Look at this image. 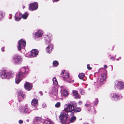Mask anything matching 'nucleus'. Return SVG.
I'll return each instance as SVG.
<instances>
[{
	"label": "nucleus",
	"instance_id": "nucleus-1",
	"mask_svg": "<svg viewBox=\"0 0 124 124\" xmlns=\"http://www.w3.org/2000/svg\"><path fill=\"white\" fill-rule=\"evenodd\" d=\"M64 110L62 111V124H69L67 121L68 119L67 116H68V112H69V113H73L74 108L71 104L68 103L64 105Z\"/></svg>",
	"mask_w": 124,
	"mask_h": 124
},
{
	"label": "nucleus",
	"instance_id": "nucleus-2",
	"mask_svg": "<svg viewBox=\"0 0 124 124\" xmlns=\"http://www.w3.org/2000/svg\"><path fill=\"white\" fill-rule=\"evenodd\" d=\"M29 73V69L25 67H22L16 76L21 79L25 78Z\"/></svg>",
	"mask_w": 124,
	"mask_h": 124
},
{
	"label": "nucleus",
	"instance_id": "nucleus-3",
	"mask_svg": "<svg viewBox=\"0 0 124 124\" xmlns=\"http://www.w3.org/2000/svg\"><path fill=\"white\" fill-rule=\"evenodd\" d=\"M70 74L69 71L67 70H62V80L69 83L73 82V81L70 78H69Z\"/></svg>",
	"mask_w": 124,
	"mask_h": 124
},
{
	"label": "nucleus",
	"instance_id": "nucleus-4",
	"mask_svg": "<svg viewBox=\"0 0 124 124\" xmlns=\"http://www.w3.org/2000/svg\"><path fill=\"white\" fill-rule=\"evenodd\" d=\"M114 88L115 89L121 90L124 88V82L122 81H117L115 82Z\"/></svg>",
	"mask_w": 124,
	"mask_h": 124
},
{
	"label": "nucleus",
	"instance_id": "nucleus-5",
	"mask_svg": "<svg viewBox=\"0 0 124 124\" xmlns=\"http://www.w3.org/2000/svg\"><path fill=\"white\" fill-rule=\"evenodd\" d=\"M111 100L114 101H116L121 99L122 98L121 95H119L116 93H112L109 95Z\"/></svg>",
	"mask_w": 124,
	"mask_h": 124
},
{
	"label": "nucleus",
	"instance_id": "nucleus-6",
	"mask_svg": "<svg viewBox=\"0 0 124 124\" xmlns=\"http://www.w3.org/2000/svg\"><path fill=\"white\" fill-rule=\"evenodd\" d=\"M26 44L25 40L23 39H20L18 42V46H17L18 49L20 51L22 48L24 47Z\"/></svg>",
	"mask_w": 124,
	"mask_h": 124
},
{
	"label": "nucleus",
	"instance_id": "nucleus-7",
	"mask_svg": "<svg viewBox=\"0 0 124 124\" xmlns=\"http://www.w3.org/2000/svg\"><path fill=\"white\" fill-rule=\"evenodd\" d=\"M29 10L33 11L36 10L38 7V4L37 2L31 3L29 5Z\"/></svg>",
	"mask_w": 124,
	"mask_h": 124
},
{
	"label": "nucleus",
	"instance_id": "nucleus-8",
	"mask_svg": "<svg viewBox=\"0 0 124 124\" xmlns=\"http://www.w3.org/2000/svg\"><path fill=\"white\" fill-rule=\"evenodd\" d=\"M13 58L15 63L17 65V64H20L22 60L21 56L17 54L14 55Z\"/></svg>",
	"mask_w": 124,
	"mask_h": 124
},
{
	"label": "nucleus",
	"instance_id": "nucleus-9",
	"mask_svg": "<svg viewBox=\"0 0 124 124\" xmlns=\"http://www.w3.org/2000/svg\"><path fill=\"white\" fill-rule=\"evenodd\" d=\"M24 88L27 91L31 90L32 87V84L28 82H26L24 85Z\"/></svg>",
	"mask_w": 124,
	"mask_h": 124
},
{
	"label": "nucleus",
	"instance_id": "nucleus-10",
	"mask_svg": "<svg viewBox=\"0 0 124 124\" xmlns=\"http://www.w3.org/2000/svg\"><path fill=\"white\" fill-rule=\"evenodd\" d=\"M70 115L69 116V117L68 118L67 116V118H68V119L67 120V121L68 122H69V124H69V123L68 121L69 119H70V123H73L75 121L76 119V117L75 116H74V113H70Z\"/></svg>",
	"mask_w": 124,
	"mask_h": 124
},
{
	"label": "nucleus",
	"instance_id": "nucleus-11",
	"mask_svg": "<svg viewBox=\"0 0 124 124\" xmlns=\"http://www.w3.org/2000/svg\"><path fill=\"white\" fill-rule=\"evenodd\" d=\"M106 74H102L101 75L100 78V85H102L105 82V79L106 78Z\"/></svg>",
	"mask_w": 124,
	"mask_h": 124
},
{
	"label": "nucleus",
	"instance_id": "nucleus-12",
	"mask_svg": "<svg viewBox=\"0 0 124 124\" xmlns=\"http://www.w3.org/2000/svg\"><path fill=\"white\" fill-rule=\"evenodd\" d=\"M51 35L50 34L47 35L45 37L46 39V43L48 45L50 43L51 39L50 38L51 37Z\"/></svg>",
	"mask_w": 124,
	"mask_h": 124
},
{
	"label": "nucleus",
	"instance_id": "nucleus-13",
	"mask_svg": "<svg viewBox=\"0 0 124 124\" xmlns=\"http://www.w3.org/2000/svg\"><path fill=\"white\" fill-rule=\"evenodd\" d=\"M72 93L74 96V98L76 99L78 98H80V96L78 93V91L76 90H74L72 91Z\"/></svg>",
	"mask_w": 124,
	"mask_h": 124
},
{
	"label": "nucleus",
	"instance_id": "nucleus-14",
	"mask_svg": "<svg viewBox=\"0 0 124 124\" xmlns=\"http://www.w3.org/2000/svg\"><path fill=\"white\" fill-rule=\"evenodd\" d=\"M34 35L36 38L41 37L43 35L42 31L41 30H39L37 32L35 33Z\"/></svg>",
	"mask_w": 124,
	"mask_h": 124
},
{
	"label": "nucleus",
	"instance_id": "nucleus-15",
	"mask_svg": "<svg viewBox=\"0 0 124 124\" xmlns=\"http://www.w3.org/2000/svg\"><path fill=\"white\" fill-rule=\"evenodd\" d=\"M38 53L39 52L37 49H32L31 51V55L33 57H34L38 55Z\"/></svg>",
	"mask_w": 124,
	"mask_h": 124
},
{
	"label": "nucleus",
	"instance_id": "nucleus-16",
	"mask_svg": "<svg viewBox=\"0 0 124 124\" xmlns=\"http://www.w3.org/2000/svg\"><path fill=\"white\" fill-rule=\"evenodd\" d=\"M3 74L1 75V77L2 79H8L7 75L8 71L7 70H4L3 71Z\"/></svg>",
	"mask_w": 124,
	"mask_h": 124
},
{
	"label": "nucleus",
	"instance_id": "nucleus-17",
	"mask_svg": "<svg viewBox=\"0 0 124 124\" xmlns=\"http://www.w3.org/2000/svg\"><path fill=\"white\" fill-rule=\"evenodd\" d=\"M38 103V100L37 99H33L31 102V105L34 106H37Z\"/></svg>",
	"mask_w": 124,
	"mask_h": 124
},
{
	"label": "nucleus",
	"instance_id": "nucleus-18",
	"mask_svg": "<svg viewBox=\"0 0 124 124\" xmlns=\"http://www.w3.org/2000/svg\"><path fill=\"white\" fill-rule=\"evenodd\" d=\"M31 111V110L29 109L27 107H25L24 108L22 109V112L23 113H29Z\"/></svg>",
	"mask_w": 124,
	"mask_h": 124
},
{
	"label": "nucleus",
	"instance_id": "nucleus-19",
	"mask_svg": "<svg viewBox=\"0 0 124 124\" xmlns=\"http://www.w3.org/2000/svg\"><path fill=\"white\" fill-rule=\"evenodd\" d=\"M53 46L52 45H50L48 46L46 48V49L47 52L49 53H50L52 51V49L53 48Z\"/></svg>",
	"mask_w": 124,
	"mask_h": 124
},
{
	"label": "nucleus",
	"instance_id": "nucleus-20",
	"mask_svg": "<svg viewBox=\"0 0 124 124\" xmlns=\"http://www.w3.org/2000/svg\"><path fill=\"white\" fill-rule=\"evenodd\" d=\"M19 16H21V18H23V19H26L28 17V14L27 13H25L23 15L21 14L20 13H19L18 14Z\"/></svg>",
	"mask_w": 124,
	"mask_h": 124
},
{
	"label": "nucleus",
	"instance_id": "nucleus-21",
	"mask_svg": "<svg viewBox=\"0 0 124 124\" xmlns=\"http://www.w3.org/2000/svg\"><path fill=\"white\" fill-rule=\"evenodd\" d=\"M69 93L68 91L66 90H62V96L65 97H67Z\"/></svg>",
	"mask_w": 124,
	"mask_h": 124
},
{
	"label": "nucleus",
	"instance_id": "nucleus-22",
	"mask_svg": "<svg viewBox=\"0 0 124 124\" xmlns=\"http://www.w3.org/2000/svg\"><path fill=\"white\" fill-rule=\"evenodd\" d=\"M35 121L37 123L40 122L42 121V118L39 117H36L34 118Z\"/></svg>",
	"mask_w": 124,
	"mask_h": 124
},
{
	"label": "nucleus",
	"instance_id": "nucleus-23",
	"mask_svg": "<svg viewBox=\"0 0 124 124\" xmlns=\"http://www.w3.org/2000/svg\"><path fill=\"white\" fill-rule=\"evenodd\" d=\"M8 79L9 78L12 77L14 76L13 73L12 72L10 71L8 72L7 75Z\"/></svg>",
	"mask_w": 124,
	"mask_h": 124
},
{
	"label": "nucleus",
	"instance_id": "nucleus-24",
	"mask_svg": "<svg viewBox=\"0 0 124 124\" xmlns=\"http://www.w3.org/2000/svg\"><path fill=\"white\" fill-rule=\"evenodd\" d=\"M18 14H16L15 15V20L17 21H19L21 18V16H19L18 17L17 16V15H18Z\"/></svg>",
	"mask_w": 124,
	"mask_h": 124
},
{
	"label": "nucleus",
	"instance_id": "nucleus-25",
	"mask_svg": "<svg viewBox=\"0 0 124 124\" xmlns=\"http://www.w3.org/2000/svg\"><path fill=\"white\" fill-rule=\"evenodd\" d=\"M22 79H21L20 78L16 76V78L15 82L17 84H18L21 81Z\"/></svg>",
	"mask_w": 124,
	"mask_h": 124
},
{
	"label": "nucleus",
	"instance_id": "nucleus-26",
	"mask_svg": "<svg viewBox=\"0 0 124 124\" xmlns=\"http://www.w3.org/2000/svg\"><path fill=\"white\" fill-rule=\"evenodd\" d=\"M85 75L84 73H79L78 76L79 78L81 79H83L85 76Z\"/></svg>",
	"mask_w": 124,
	"mask_h": 124
},
{
	"label": "nucleus",
	"instance_id": "nucleus-27",
	"mask_svg": "<svg viewBox=\"0 0 124 124\" xmlns=\"http://www.w3.org/2000/svg\"><path fill=\"white\" fill-rule=\"evenodd\" d=\"M53 81L54 85V86L58 84V82L56 78L55 77H54L53 79Z\"/></svg>",
	"mask_w": 124,
	"mask_h": 124
},
{
	"label": "nucleus",
	"instance_id": "nucleus-28",
	"mask_svg": "<svg viewBox=\"0 0 124 124\" xmlns=\"http://www.w3.org/2000/svg\"><path fill=\"white\" fill-rule=\"evenodd\" d=\"M81 111V108L78 107L74 108V111H73V112H80Z\"/></svg>",
	"mask_w": 124,
	"mask_h": 124
},
{
	"label": "nucleus",
	"instance_id": "nucleus-29",
	"mask_svg": "<svg viewBox=\"0 0 124 124\" xmlns=\"http://www.w3.org/2000/svg\"><path fill=\"white\" fill-rule=\"evenodd\" d=\"M53 64L54 66L56 67L58 65V62L57 61H55L53 62Z\"/></svg>",
	"mask_w": 124,
	"mask_h": 124
},
{
	"label": "nucleus",
	"instance_id": "nucleus-30",
	"mask_svg": "<svg viewBox=\"0 0 124 124\" xmlns=\"http://www.w3.org/2000/svg\"><path fill=\"white\" fill-rule=\"evenodd\" d=\"M61 105V103L59 102H57L56 104L55 105V107L57 108H58Z\"/></svg>",
	"mask_w": 124,
	"mask_h": 124
},
{
	"label": "nucleus",
	"instance_id": "nucleus-31",
	"mask_svg": "<svg viewBox=\"0 0 124 124\" xmlns=\"http://www.w3.org/2000/svg\"><path fill=\"white\" fill-rule=\"evenodd\" d=\"M59 120L61 122V124H62V112H61L59 117Z\"/></svg>",
	"mask_w": 124,
	"mask_h": 124
},
{
	"label": "nucleus",
	"instance_id": "nucleus-32",
	"mask_svg": "<svg viewBox=\"0 0 124 124\" xmlns=\"http://www.w3.org/2000/svg\"><path fill=\"white\" fill-rule=\"evenodd\" d=\"M98 103V99L96 98L95 99V101L94 102V104L96 105Z\"/></svg>",
	"mask_w": 124,
	"mask_h": 124
},
{
	"label": "nucleus",
	"instance_id": "nucleus-33",
	"mask_svg": "<svg viewBox=\"0 0 124 124\" xmlns=\"http://www.w3.org/2000/svg\"><path fill=\"white\" fill-rule=\"evenodd\" d=\"M71 103L72 104V105L74 107V106L76 107L77 105V103L75 101L72 102Z\"/></svg>",
	"mask_w": 124,
	"mask_h": 124
},
{
	"label": "nucleus",
	"instance_id": "nucleus-34",
	"mask_svg": "<svg viewBox=\"0 0 124 124\" xmlns=\"http://www.w3.org/2000/svg\"><path fill=\"white\" fill-rule=\"evenodd\" d=\"M18 94L19 95V98L20 97V96H21L23 94V92L22 91H20L18 92Z\"/></svg>",
	"mask_w": 124,
	"mask_h": 124
},
{
	"label": "nucleus",
	"instance_id": "nucleus-35",
	"mask_svg": "<svg viewBox=\"0 0 124 124\" xmlns=\"http://www.w3.org/2000/svg\"><path fill=\"white\" fill-rule=\"evenodd\" d=\"M80 92L81 95L84 94L85 93L84 91L82 89H81L80 90Z\"/></svg>",
	"mask_w": 124,
	"mask_h": 124
},
{
	"label": "nucleus",
	"instance_id": "nucleus-36",
	"mask_svg": "<svg viewBox=\"0 0 124 124\" xmlns=\"http://www.w3.org/2000/svg\"><path fill=\"white\" fill-rule=\"evenodd\" d=\"M3 17L2 12H0V20Z\"/></svg>",
	"mask_w": 124,
	"mask_h": 124
},
{
	"label": "nucleus",
	"instance_id": "nucleus-37",
	"mask_svg": "<svg viewBox=\"0 0 124 124\" xmlns=\"http://www.w3.org/2000/svg\"><path fill=\"white\" fill-rule=\"evenodd\" d=\"M92 109L93 110V112L92 113L94 114H95L96 113V111L94 110V108H93V107H92Z\"/></svg>",
	"mask_w": 124,
	"mask_h": 124
},
{
	"label": "nucleus",
	"instance_id": "nucleus-38",
	"mask_svg": "<svg viewBox=\"0 0 124 124\" xmlns=\"http://www.w3.org/2000/svg\"><path fill=\"white\" fill-rule=\"evenodd\" d=\"M46 124H53V123L51 121H48L46 123Z\"/></svg>",
	"mask_w": 124,
	"mask_h": 124
},
{
	"label": "nucleus",
	"instance_id": "nucleus-39",
	"mask_svg": "<svg viewBox=\"0 0 124 124\" xmlns=\"http://www.w3.org/2000/svg\"><path fill=\"white\" fill-rule=\"evenodd\" d=\"M87 68L89 70H91V67H90L89 65L88 64L87 65Z\"/></svg>",
	"mask_w": 124,
	"mask_h": 124
},
{
	"label": "nucleus",
	"instance_id": "nucleus-40",
	"mask_svg": "<svg viewBox=\"0 0 124 124\" xmlns=\"http://www.w3.org/2000/svg\"><path fill=\"white\" fill-rule=\"evenodd\" d=\"M23 123V121L22 120H19V124H22Z\"/></svg>",
	"mask_w": 124,
	"mask_h": 124
},
{
	"label": "nucleus",
	"instance_id": "nucleus-41",
	"mask_svg": "<svg viewBox=\"0 0 124 124\" xmlns=\"http://www.w3.org/2000/svg\"><path fill=\"white\" fill-rule=\"evenodd\" d=\"M21 96H22V98L23 99L25 97V94H22V95Z\"/></svg>",
	"mask_w": 124,
	"mask_h": 124
},
{
	"label": "nucleus",
	"instance_id": "nucleus-42",
	"mask_svg": "<svg viewBox=\"0 0 124 124\" xmlns=\"http://www.w3.org/2000/svg\"><path fill=\"white\" fill-rule=\"evenodd\" d=\"M82 103V102L81 101H79L78 102V104L79 105H81Z\"/></svg>",
	"mask_w": 124,
	"mask_h": 124
},
{
	"label": "nucleus",
	"instance_id": "nucleus-43",
	"mask_svg": "<svg viewBox=\"0 0 124 124\" xmlns=\"http://www.w3.org/2000/svg\"><path fill=\"white\" fill-rule=\"evenodd\" d=\"M90 105V104L88 103H86L85 104V106L86 107H88Z\"/></svg>",
	"mask_w": 124,
	"mask_h": 124
},
{
	"label": "nucleus",
	"instance_id": "nucleus-44",
	"mask_svg": "<svg viewBox=\"0 0 124 124\" xmlns=\"http://www.w3.org/2000/svg\"><path fill=\"white\" fill-rule=\"evenodd\" d=\"M5 47H2V48H1V50H2V51H3V52H4L5 51Z\"/></svg>",
	"mask_w": 124,
	"mask_h": 124
},
{
	"label": "nucleus",
	"instance_id": "nucleus-45",
	"mask_svg": "<svg viewBox=\"0 0 124 124\" xmlns=\"http://www.w3.org/2000/svg\"><path fill=\"white\" fill-rule=\"evenodd\" d=\"M53 0V2H57V1H58L59 0Z\"/></svg>",
	"mask_w": 124,
	"mask_h": 124
},
{
	"label": "nucleus",
	"instance_id": "nucleus-46",
	"mask_svg": "<svg viewBox=\"0 0 124 124\" xmlns=\"http://www.w3.org/2000/svg\"><path fill=\"white\" fill-rule=\"evenodd\" d=\"M111 60H112V61H114V58L113 57H111Z\"/></svg>",
	"mask_w": 124,
	"mask_h": 124
},
{
	"label": "nucleus",
	"instance_id": "nucleus-47",
	"mask_svg": "<svg viewBox=\"0 0 124 124\" xmlns=\"http://www.w3.org/2000/svg\"><path fill=\"white\" fill-rule=\"evenodd\" d=\"M39 93H40L41 95H42L43 94V93L42 92V91H40Z\"/></svg>",
	"mask_w": 124,
	"mask_h": 124
},
{
	"label": "nucleus",
	"instance_id": "nucleus-48",
	"mask_svg": "<svg viewBox=\"0 0 124 124\" xmlns=\"http://www.w3.org/2000/svg\"><path fill=\"white\" fill-rule=\"evenodd\" d=\"M121 58V57H119L118 58H117L116 59V60H117V61H118L119 60V59H120Z\"/></svg>",
	"mask_w": 124,
	"mask_h": 124
},
{
	"label": "nucleus",
	"instance_id": "nucleus-49",
	"mask_svg": "<svg viewBox=\"0 0 124 124\" xmlns=\"http://www.w3.org/2000/svg\"><path fill=\"white\" fill-rule=\"evenodd\" d=\"M104 68H107V65H104Z\"/></svg>",
	"mask_w": 124,
	"mask_h": 124
},
{
	"label": "nucleus",
	"instance_id": "nucleus-50",
	"mask_svg": "<svg viewBox=\"0 0 124 124\" xmlns=\"http://www.w3.org/2000/svg\"><path fill=\"white\" fill-rule=\"evenodd\" d=\"M11 15V17H10V18H10V19H11V18H12V15Z\"/></svg>",
	"mask_w": 124,
	"mask_h": 124
},
{
	"label": "nucleus",
	"instance_id": "nucleus-51",
	"mask_svg": "<svg viewBox=\"0 0 124 124\" xmlns=\"http://www.w3.org/2000/svg\"><path fill=\"white\" fill-rule=\"evenodd\" d=\"M83 124H88V123H84Z\"/></svg>",
	"mask_w": 124,
	"mask_h": 124
},
{
	"label": "nucleus",
	"instance_id": "nucleus-52",
	"mask_svg": "<svg viewBox=\"0 0 124 124\" xmlns=\"http://www.w3.org/2000/svg\"><path fill=\"white\" fill-rule=\"evenodd\" d=\"M21 101V100H19V102H20V101Z\"/></svg>",
	"mask_w": 124,
	"mask_h": 124
},
{
	"label": "nucleus",
	"instance_id": "nucleus-53",
	"mask_svg": "<svg viewBox=\"0 0 124 124\" xmlns=\"http://www.w3.org/2000/svg\"><path fill=\"white\" fill-rule=\"evenodd\" d=\"M105 70L106 71V70Z\"/></svg>",
	"mask_w": 124,
	"mask_h": 124
}]
</instances>
